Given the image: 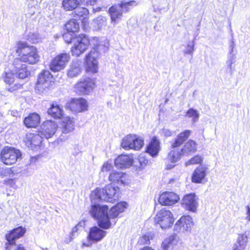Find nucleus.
<instances>
[{
  "label": "nucleus",
  "mask_w": 250,
  "mask_h": 250,
  "mask_svg": "<svg viewBox=\"0 0 250 250\" xmlns=\"http://www.w3.org/2000/svg\"><path fill=\"white\" fill-rule=\"evenodd\" d=\"M93 44V48L86 55L85 63L87 72L95 73L98 69V59L101 52H105L107 47L105 45L100 42L99 39L94 38L90 42L85 35L81 34L76 36L73 40V46L71 51L73 56L79 57L84 53L88 48L89 44Z\"/></svg>",
  "instance_id": "f257e3e1"
},
{
  "label": "nucleus",
  "mask_w": 250,
  "mask_h": 250,
  "mask_svg": "<svg viewBox=\"0 0 250 250\" xmlns=\"http://www.w3.org/2000/svg\"><path fill=\"white\" fill-rule=\"evenodd\" d=\"M191 134L189 129L184 130L179 133L171 143V149L168 152L167 160L168 162L174 163L178 161L183 155V148L179 147L188 139Z\"/></svg>",
  "instance_id": "f03ea898"
},
{
  "label": "nucleus",
  "mask_w": 250,
  "mask_h": 250,
  "mask_svg": "<svg viewBox=\"0 0 250 250\" xmlns=\"http://www.w3.org/2000/svg\"><path fill=\"white\" fill-rule=\"evenodd\" d=\"M15 50L19 54L23 62L33 64L38 62L40 60L37 49L33 46H28L26 43L21 42L18 43Z\"/></svg>",
  "instance_id": "7ed1b4c3"
},
{
  "label": "nucleus",
  "mask_w": 250,
  "mask_h": 250,
  "mask_svg": "<svg viewBox=\"0 0 250 250\" xmlns=\"http://www.w3.org/2000/svg\"><path fill=\"white\" fill-rule=\"evenodd\" d=\"M108 209L106 205L97 204L92 205L90 210V214L97 221L99 227L105 229H109L111 225L107 214Z\"/></svg>",
  "instance_id": "20e7f679"
},
{
  "label": "nucleus",
  "mask_w": 250,
  "mask_h": 250,
  "mask_svg": "<svg viewBox=\"0 0 250 250\" xmlns=\"http://www.w3.org/2000/svg\"><path fill=\"white\" fill-rule=\"evenodd\" d=\"M119 188L106 185L104 188H97L92 193L91 197L95 196L96 198L110 203H114L118 199Z\"/></svg>",
  "instance_id": "39448f33"
},
{
  "label": "nucleus",
  "mask_w": 250,
  "mask_h": 250,
  "mask_svg": "<svg viewBox=\"0 0 250 250\" xmlns=\"http://www.w3.org/2000/svg\"><path fill=\"white\" fill-rule=\"evenodd\" d=\"M54 83L53 75L49 70H42L39 75L36 90L40 94H46Z\"/></svg>",
  "instance_id": "423d86ee"
},
{
  "label": "nucleus",
  "mask_w": 250,
  "mask_h": 250,
  "mask_svg": "<svg viewBox=\"0 0 250 250\" xmlns=\"http://www.w3.org/2000/svg\"><path fill=\"white\" fill-rule=\"evenodd\" d=\"M174 220L171 211L163 208L156 213L154 218V223L155 225H160L162 229H167L172 226Z\"/></svg>",
  "instance_id": "0eeeda50"
},
{
  "label": "nucleus",
  "mask_w": 250,
  "mask_h": 250,
  "mask_svg": "<svg viewBox=\"0 0 250 250\" xmlns=\"http://www.w3.org/2000/svg\"><path fill=\"white\" fill-rule=\"evenodd\" d=\"M21 155V152L19 149L7 146L1 151L0 160L5 165H11L15 164Z\"/></svg>",
  "instance_id": "6e6552de"
},
{
  "label": "nucleus",
  "mask_w": 250,
  "mask_h": 250,
  "mask_svg": "<svg viewBox=\"0 0 250 250\" xmlns=\"http://www.w3.org/2000/svg\"><path fill=\"white\" fill-rule=\"evenodd\" d=\"M95 81L88 77H83L74 86V91L80 95H88L94 88Z\"/></svg>",
  "instance_id": "1a4fd4ad"
},
{
  "label": "nucleus",
  "mask_w": 250,
  "mask_h": 250,
  "mask_svg": "<svg viewBox=\"0 0 250 250\" xmlns=\"http://www.w3.org/2000/svg\"><path fill=\"white\" fill-rule=\"evenodd\" d=\"M70 59V55L62 53L56 56L51 62L50 69L54 72H58L63 69Z\"/></svg>",
  "instance_id": "9d476101"
},
{
  "label": "nucleus",
  "mask_w": 250,
  "mask_h": 250,
  "mask_svg": "<svg viewBox=\"0 0 250 250\" xmlns=\"http://www.w3.org/2000/svg\"><path fill=\"white\" fill-rule=\"evenodd\" d=\"M161 150V141L158 137H151L146 146L145 152L152 158L157 157Z\"/></svg>",
  "instance_id": "9b49d317"
},
{
  "label": "nucleus",
  "mask_w": 250,
  "mask_h": 250,
  "mask_svg": "<svg viewBox=\"0 0 250 250\" xmlns=\"http://www.w3.org/2000/svg\"><path fill=\"white\" fill-rule=\"evenodd\" d=\"M208 172V168L207 166L204 165H199L195 168L192 173L191 182L195 184L202 183L206 180Z\"/></svg>",
  "instance_id": "f8f14e48"
},
{
  "label": "nucleus",
  "mask_w": 250,
  "mask_h": 250,
  "mask_svg": "<svg viewBox=\"0 0 250 250\" xmlns=\"http://www.w3.org/2000/svg\"><path fill=\"white\" fill-rule=\"evenodd\" d=\"M197 199L195 193L187 194L183 196L181 205L186 210L195 212L198 206Z\"/></svg>",
  "instance_id": "ddd939ff"
},
{
  "label": "nucleus",
  "mask_w": 250,
  "mask_h": 250,
  "mask_svg": "<svg viewBox=\"0 0 250 250\" xmlns=\"http://www.w3.org/2000/svg\"><path fill=\"white\" fill-rule=\"evenodd\" d=\"M58 127L57 124L53 121L48 120L42 125L39 133L46 139L51 138L55 133Z\"/></svg>",
  "instance_id": "4468645a"
},
{
  "label": "nucleus",
  "mask_w": 250,
  "mask_h": 250,
  "mask_svg": "<svg viewBox=\"0 0 250 250\" xmlns=\"http://www.w3.org/2000/svg\"><path fill=\"white\" fill-rule=\"evenodd\" d=\"M21 58L15 59L13 62L11 69L15 75L20 79H23L30 75V72L27 70L26 64L22 63Z\"/></svg>",
  "instance_id": "2eb2a0df"
},
{
  "label": "nucleus",
  "mask_w": 250,
  "mask_h": 250,
  "mask_svg": "<svg viewBox=\"0 0 250 250\" xmlns=\"http://www.w3.org/2000/svg\"><path fill=\"white\" fill-rule=\"evenodd\" d=\"M180 200L178 194L174 192L164 191L160 194L158 201L160 205L170 206L177 203Z\"/></svg>",
  "instance_id": "dca6fc26"
},
{
  "label": "nucleus",
  "mask_w": 250,
  "mask_h": 250,
  "mask_svg": "<svg viewBox=\"0 0 250 250\" xmlns=\"http://www.w3.org/2000/svg\"><path fill=\"white\" fill-rule=\"evenodd\" d=\"M144 146V140L142 137L136 134H128L126 137V148L140 150Z\"/></svg>",
  "instance_id": "f3484780"
},
{
  "label": "nucleus",
  "mask_w": 250,
  "mask_h": 250,
  "mask_svg": "<svg viewBox=\"0 0 250 250\" xmlns=\"http://www.w3.org/2000/svg\"><path fill=\"white\" fill-rule=\"evenodd\" d=\"M68 107L74 112L79 113L87 110L88 104L83 98L72 99L68 104Z\"/></svg>",
  "instance_id": "a211bd4d"
},
{
  "label": "nucleus",
  "mask_w": 250,
  "mask_h": 250,
  "mask_svg": "<svg viewBox=\"0 0 250 250\" xmlns=\"http://www.w3.org/2000/svg\"><path fill=\"white\" fill-rule=\"evenodd\" d=\"M193 225L192 218L190 215H183L176 223L175 228L181 231H190Z\"/></svg>",
  "instance_id": "6ab92c4d"
},
{
  "label": "nucleus",
  "mask_w": 250,
  "mask_h": 250,
  "mask_svg": "<svg viewBox=\"0 0 250 250\" xmlns=\"http://www.w3.org/2000/svg\"><path fill=\"white\" fill-rule=\"evenodd\" d=\"M106 231L97 226L91 228L89 229L87 239L89 241L97 242L101 241L106 235Z\"/></svg>",
  "instance_id": "aec40b11"
},
{
  "label": "nucleus",
  "mask_w": 250,
  "mask_h": 250,
  "mask_svg": "<svg viewBox=\"0 0 250 250\" xmlns=\"http://www.w3.org/2000/svg\"><path fill=\"white\" fill-rule=\"evenodd\" d=\"M25 232V228L21 227H19L13 229L8 234L6 235V238L8 242L6 244V246H13V245H15V240L22 236Z\"/></svg>",
  "instance_id": "412c9836"
},
{
  "label": "nucleus",
  "mask_w": 250,
  "mask_h": 250,
  "mask_svg": "<svg viewBox=\"0 0 250 250\" xmlns=\"http://www.w3.org/2000/svg\"><path fill=\"white\" fill-rule=\"evenodd\" d=\"M43 137L40 133L38 134L27 133L26 135L24 141L28 147L32 149L33 146H40L42 142Z\"/></svg>",
  "instance_id": "4be33fe9"
},
{
  "label": "nucleus",
  "mask_w": 250,
  "mask_h": 250,
  "mask_svg": "<svg viewBox=\"0 0 250 250\" xmlns=\"http://www.w3.org/2000/svg\"><path fill=\"white\" fill-rule=\"evenodd\" d=\"M61 129L63 133L72 132L75 128V121L73 118L69 116L63 117L61 123Z\"/></svg>",
  "instance_id": "5701e85b"
},
{
  "label": "nucleus",
  "mask_w": 250,
  "mask_h": 250,
  "mask_svg": "<svg viewBox=\"0 0 250 250\" xmlns=\"http://www.w3.org/2000/svg\"><path fill=\"white\" fill-rule=\"evenodd\" d=\"M177 243V236L176 234H173L164 240L161 247L163 250H175Z\"/></svg>",
  "instance_id": "b1692460"
},
{
  "label": "nucleus",
  "mask_w": 250,
  "mask_h": 250,
  "mask_svg": "<svg viewBox=\"0 0 250 250\" xmlns=\"http://www.w3.org/2000/svg\"><path fill=\"white\" fill-rule=\"evenodd\" d=\"M82 70V62L77 59L74 60L69 65L67 75L70 78L77 77L81 74Z\"/></svg>",
  "instance_id": "393cba45"
},
{
  "label": "nucleus",
  "mask_w": 250,
  "mask_h": 250,
  "mask_svg": "<svg viewBox=\"0 0 250 250\" xmlns=\"http://www.w3.org/2000/svg\"><path fill=\"white\" fill-rule=\"evenodd\" d=\"M124 6V2L122 1L121 3L109 8V13L112 21L116 22L118 19H120L122 16Z\"/></svg>",
  "instance_id": "a878e982"
},
{
  "label": "nucleus",
  "mask_w": 250,
  "mask_h": 250,
  "mask_svg": "<svg viewBox=\"0 0 250 250\" xmlns=\"http://www.w3.org/2000/svg\"><path fill=\"white\" fill-rule=\"evenodd\" d=\"M75 10L72 13V16L75 20L83 21L88 19L89 16L88 10L84 7H79Z\"/></svg>",
  "instance_id": "bb28decb"
},
{
  "label": "nucleus",
  "mask_w": 250,
  "mask_h": 250,
  "mask_svg": "<svg viewBox=\"0 0 250 250\" xmlns=\"http://www.w3.org/2000/svg\"><path fill=\"white\" fill-rule=\"evenodd\" d=\"M48 114L55 119H61L63 117V111L62 107L56 103H53L47 110Z\"/></svg>",
  "instance_id": "cd10ccee"
},
{
  "label": "nucleus",
  "mask_w": 250,
  "mask_h": 250,
  "mask_svg": "<svg viewBox=\"0 0 250 250\" xmlns=\"http://www.w3.org/2000/svg\"><path fill=\"white\" fill-rule=\"evenodd\" d=\"M40 122V117L36 113L29 115L24 120V125L27 127H36Z\"/></svg>",
  "instance_id": "c85d7f7f"
},
{
  "label": "nucleus",
  "mask_w": 250,
  "mask_h": 250,
  "mask_svg": "<svg viewBox=\"0 0 250 250\" xmlns=\"http://www.w3.org/2000/svg\"><path fill=\"white\" fill-rule=\"evenodd\" d=\"M82 0H63L62 7L65 11H72L76 9Z\"/></svg>",
  "instance_id": "c756f323"
},
{
  "label": "nucleus",
  "mask_w": 250,
  "mask_h": 250,
  "mask_svg": "<svg viewBox=\"0 0 250 250\" xmlns=\"http://www.w3.org/2000/svg\"><path fill=\"white\" fill-rule=\"evenodd\" d=\"M248 237L247 235L241 234H239L236 244L234 247L233 250H244L247 243Z\"/></svg>",
  "instance_id": "7c9ffc66"
},
{
  "label": "nucleus",
  "mask_w": 250,
  "mask_h": 250,
  "mask_svg": "<svg viewBox=\"0 0 250 250\" xmlns=\"http://www.w3.org/2000/svg\"><path fill=\"white\" fill-rule=\"evenodd\" d=\"M109 180L112 182H117L118 184L124 185V173L120 172H111L108 177Z\"/></svg>",
  "instance_id": "2f4dec72"
},
{
  "label": "nucleus",
  "mask_w": 250,
  "mask_h": 250,
  "mask_svg": "<svg viewBox=\"0 0 250 250\" xmlns=\"http://www.w3.org/2000/svg\"><path fill=\"white\" fill-rule=\"evenodd\" d=\"M125 208V202H120L111 208L109 212V215L113 218L116 217L120 213L123 212L124 211Z\"/></svg>",
  "instance_id": "473e14b6"
},
{
  "label": "nucleus",
  "mask_w": 250,
  "mask_h": 250,
  "mask_svg": "<svg viewBox=\"0 0 250 250\" xmlns=\"http://www.w3.org/2000/svg\"><path fill=\"white\" fill-rule=\"evenodd\" d=\"M74 20H70L65 24V27L67 30L69 32H76L79 29V24L76 21Z\"/></svg>",
  "instance_id": "72a5a7b5"
},
{
  "label": "nucleus",
  "mask_w": 250,
  "mask_h": 250,
  "mask_svg": "<svg viewBox=\"0 0 250 250\" xmlns=\"http://www.w3.org/2000/svg\"><path fill=\"white\" fill-rule=\"evenodd\" d=\"M153 238V235L151 233L145 234L140 237L138 240V243L141 246L149 245L150 240H152Z\"/></svg>",
  "instance_id": "f704fd0d"
},
{
  "label": "nucleus",
  "mask_w": 250,
  "mask_h": 250,
  "mask_svg": "<svg viewBox=\"0 0 250 250\" xmlns=\"http://www.w3.org/2000/svg\"><path fill=\"white\" fill-rule=\"evenodd\" d=\"M15 74L12 69L5 71L4 74L3 75V79L5 83L7 84H11L14 81Z\"/></svg>",
  "instance_id": "c9c22d12"
},
{
  "label": "nucleus",
  "mask_w": 250,
  "mask_h": 250,
  "mask_svg": "<svg viewBox=\"0 0 250 250\" xmlns=\"http://www.w3.org/2000/svg\"><path fill=\"white\" fill-rule=\"evenodd\" d=\"M197 143L193 140H188L185 144L184 147L186 150L189 152H194L197 150Z\"/></svg>",
  "instance_id": "e433bc0d"
},
{
  "label": "nucleus",
  "mask_w": 250,
  "mask_h": 250,
  "mask_svg": "<svg viewBox=\"0 0 250 250\" xmlns=\"http://www.w3.org/2000/svg\"><path fill=\"white\" fill-rule=\"evenodd\" d=\"M115 166L119 169H123L125 167V155L121 154L118 156L114 161Z\"/></svg>",
  "instance_id": "4c0bfd02"
},
{
  "label": "nucleus",
  "mask_w": 250,
  "mask_h": 250,
  "mask_svg": "<svg viewBox=\"0 0 250 250\" xmlns=\"http://www.w3.org/2000/svg\"><path fill=\"white\" fill-rule=\"evenodd\" d=\"M203 159L200 155H196L191 158L187 162L186 165H201L203 163Z\"/></svg>",
  "instance_id": "58836bf2"
},
{
  "label": "nucleus",
  "mask_w": 250,
  "mask_h": 250,
  "mask_svg": "<svg viewBox=\"0 0 250 250\" xmlns=\"http://www.w3.org/2000/svg\"><path fill=\"white\" fill-rule=\"evenodd\" d=\"M138 161L139 162V166H135L136 169H141L146 166L148 163V160L146 156L143 155H140L138 158Z\"/></svg>",
  "instance_id": "ea45409f"
},
{
  "label": "nucleus",
  "mask_w": 250,
  "mask_h": 250,
  "mask_svg": "<svg viewBox=\"0 0 250 250\" xmlns=\"http://www.w3.org/2000/svg\"><path fill=\"white\" fill-rule=\"evenodd\" d=\"M186 115L189 118H192L193 122L196 121L199 118V114L197 111L192 108L187 110Z\"/></svg>",
  "instance_id": "a19ab883"
},
{
  "label": "nucleus",
  "mask_w": 250,
  "mask_h": 250,
  "mask_svg": "<svg viewBox=\"0 0 250 250\" xmlns=\"http://www.w3.org/2000/svg\"><path fill=\"white\" fill-rule=\"evenodd\" d=\"M94 22L100 28L106 25V19L104 17L100 16L94 20Z\"/></svg>",
  "instance_id": "79ce46f5"
},
{
  "label": "nucleus",
  "mask_w": 250,
  "mask_h": 250,
  "mask_svg": "<svg viewBox=\"0 0 250 250\" xmlns=\"http://www.w3.org/2000/svg\"><path fill=\"white\" fill-rule=\"evenodd\" d=\"M135 162L133 155H126V168L133 166Z\"/></svg>",
  "instance_id": "37998d69"
},
{
  "label": "nucleus",
  "mask_w": 250,
  "mask_h": 250,
  "mask_svg": "<svg viewBox=\"0 0 250 250\" xmlns=\"http://www.w3.org/2000/svg\"><path fill=\"white\" fill-rule=\"evenodd\" d=\"M113 167L112 164L109 162H105L102 168H101V172H108L110 171Z\"/></svg>",
  "instance_id": "c03bdc74"
},
{
  "label": "nucleus",
  "mask_w": 250,
  "mask_h": 250,
  "mask_svg": "<svg viewBox=\"0 0 250 250\" xmlns=\"http://www.w3.org/2000/svg\"><path fill=\"white\" fill-rule=\"evenodd\" d=\"M63 38L65 42L73 43V40L75 37H73V34L70 33H67L63 35Z\"/></svg>",
  "instance_id": "a18cd8bd"
},
{
  "label": "nucleus",
  "mask_w": 250,
  "mask_h": 250,
  "mask_svg": "<svg viewBox=\"0 0 250 250\" xmlns=\"http://www.w3.org/2000/svg\"><path fill=\"white\" fill-rule=\"evenodd\" d=\"M6 250H26L22 247L21 245H13V246H7L6 247Z\"/></svg>",
  "instance_id": "49530a36"
},
{
  "label": "nucleus",
  "mask_w": 250,
  "mask_h": 250,
  "mask_svg": "<svg viewBox=\"0 0 250 250\" xmlns=\"http://www.w3.org/2000/svg\"><path fill=\"white\" fill-rule=\"evenodd\" d=\"M28 40L31 42L32 43H35L37 41V35L34 33H30L28 36Z\"/></svg>",
  "instance_id": "de8ad7c7"
},
{
  "label": "nucleus",
  "mask_w": 250,
  "mask_h": 250,
  "mask_svg": "<svg viewBox=\"0 0 250 250\" xmlns=\"http://www.w3.org/2000/svg\"><path fill=\"white\" fill-rule=\"evenodd\" d=\"M87 5H94L98 0H82Z\"/></svg>",
  "instance_id": "09e8293b"
},
{
  "label": "nucleus",
  "mask_w": 250,
  "mask_h": 250,
  "mask_svg": "<svg viewBox=\"0 0 250 250\" xmlns=\"http://www.w3.org/2000/svg\"><path fill=\"white\" fill-rule=\"evenodd\" d=\"M21 86V85L19 84H15L14 85L8 88V90L9 91L13 92L14 91H15L17 89H20Z\"/></svg>",
  "instance_id": "8fccbe9b"
},
{
  "label": "nucleus",
  "mask_w": 250,
  "mask_h": 250,
  "mask_svg": "<svg viewBox=\"0 0 250 250\" xmlns=\"http://www.w3.org/2000/svg\"><path fill=\"white\" fill-rule=\"evenodd\" d=\"M77 235V233L71 231V233H70V235H69V240H67V243H69L71 241H72V240L76 237V236Z\"/></svg>",
  "instance_id": "3c124183"
},
{
  "label": "nucleus",
  "mask_w": 250,
  "mask_h": 250,
  "mask_svg": "<svg viewBox=\"0 0 250 250\" xmlns=\"http://www.w3.org/2000/svg\"><path fill=\"white\" fill-rule=\"evenodd\" d=\"M125 4H126V8L127 7L129 6V5H132V6H133V5H136L137 3H136L135 1H134V0H131V1H126Z\"/></svg>",
  "instance_id": "603ef678"
},
{
  "label": "nucleus",
  "mask_w": 250,
  "mask_h": 250,
  "mask_svg": "<svg viewBox=\"0 0 250 250\" xmlns=\"http://www.w3.org/2000/svg\"><path fill=\"white\" fill-rule=\"evenodd\" d=\"M80 224H78L75 227H74L73 229H72V231L77 233L79 229V228H80Z\"/></svg>",
  "instance_id": "864d4df0"
},
{
  "label": "nucleus",
  "mask_w": 250,
  "mask_h": 250,
  "mask_svg": "<svg viewBox=\"0 0 250 250\" xmlns=\"http://www.w3.org/2000/svg\"><path fill=\"white\" fill-rule=\"evenodd\" d=\"M139 250H155L152 247L149 246H145L141 248Z\"/></svg>",
  "instance_id": "5fc2aeb1"
},
{
  "label": "nucleus",
  "mask_w": 250,
  "mask_h": 250,
  "mask_svg": "<svg viewBox=\"0 0 250 250\" xmlns=\"http://www.w3.org/2000/svg\"><path fill=\"white\" fill-rule=\"evenodd\" d=\"M247 218L249 220H250V208L249 206H247Z\"/></svg>",
  "instance_id": "6e6d98bb"
},
{
  "label": "nucleus",
  "mask_w": 250,
  "mask_h": 250,
  "mask_svg": "<svg viewBox=\"0 0 250 250\" xmlns=\"http://www.w3.org/2000/svg\"><path fill=\"white\" fill-rule=\"evenodd\" d=\"M91 246V243L90 242H88L87 243L83 242L82 244V247H90Z\"/></svg>",
  "instance_id": "4d7b16f0"
},
{
  "label": "nucleus",
  "mask_w": 250,
  "mask_h": 250,
  "mask_svg": "<svg viewBox=\"0 0 250 250\" xmlns=\"http://www.w3.org/2000/svg\"><path fill=\"white\" fill-rule=\"evenodd\" d=\"M38 158V156H35V157H31V159H30L31 163H35L37 160Z\"/></svg>",
  "instance_id": "13d9d810"
},
{
  "label": "nucleus",
  "mask_w": 250,
  "mask_h": 250,
  "mask_svg": "<svg viewBox=\"0 0 250 250\" xmlns=\"http://www.w3.org/2000/svg\"><path fill=\"white\" fill-rule=\"evenodd\" d=\"M189 49L188 51V53H191L193 51V45H189Z\"/></svg>",
  "instance_id": "bf43d9fd"
},
{
  "label": "nucleus",
  "mask_w": 250,
  "mask_h": 250,
  "mask_svg": "<svg viewBox=\"0 0 250 250\" xmlns=\"http://www.w3.org/2000/svg\"><path fill=\"white\" fill-rule=\"evenodd\" d=\"M121 146L123 148H125V144H124V142H123L122 144H121Z\"/></svg>",
  "instance_id": "052dcab7"
},
{
  "label": "nucleus",
  "mask_w": 250,
  "mask_h": 250,
  "mask_svg": "<svg viewBox=\"0 0 250 250\" xmlns=\"http://www.w3.org/2000/svg\"><path fill=\"white\" fill-rule=\"evenodd\" d=\"M13 181L12 180H9V182H13Z\"/></svg>",
  "instance_id": "680f3d73"
},
{
  "label": "nucleus",
  "mask_w": 250,
  "mask_h": 250,
  "mask_svg": "<svg viewBox=\"0 0 250 250\" xmlns=\"http://www.w3.org/2000/svg\"><path fill=\"white\" fill-rule=\"evenodd\" d=\"M174 181V179H171L170 180V181Z\"/></svg>",
  "instance_id": "e2e57ef3"
},
{
  "label": "nucleus",
  "mask_w": 250,
  "mask_h": 250,
  "mask_svg": "<svg viewBox=\"0 0 250 250\" xmlns=\"http://www.w3.org/2000/svg\"><path fill=\"white\" fill-rule=\"evenodd\" d=\"M45 250H48L47 248H46V249H45Z\"/></svg>",
  "instance_id": "0e129e2a"
}]
</instances>
